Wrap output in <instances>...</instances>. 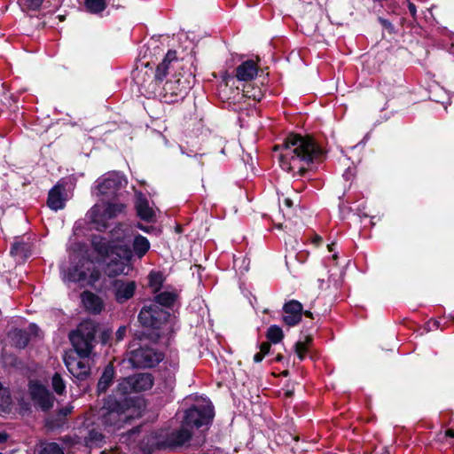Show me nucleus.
<instances>
[{
    "label": "nucleus",
    "instance_id": "f257e3e1",
    "mask_svg": "<svg viewBox=\"0 0 454 454\" xmlns=\"http://www.w3.org/2000/svg\"><path fill=\"white\" fill-rule=\"evenodd\" d=\"M278 155L279 165L286 172L302 175L309 170L313 161L319 158L322 152L310 137L290 135L286 137Z\"/></svg>",
    "mask_w": 454,
    "mask_h": 454
},
{
    "label": "nucleus",
    "instance_id": "f03ea898",
    "mask_svg": "<svg viewBox=\"0 0 454 454\" xmlns=\"http://www.w3.org/2000/svg\"><path fill=\"white\" fill-rule=\"evenodd\" d=\"M133 233L131 230L121 225L112 233V240L108 241L101 237H94L92 245L99 255H116L118 259H112L106 265V273L109 277H115L121 274L127 275L130 265L131 250L129 244Z\"/></svg>",
    "mask_w": 454,
    "mask_h": 454
},
{
    "label": "nucleus",
    "instance_id": "7ed1b4c3",
    "mask_svg": "<svg viewBox=\"0 0 454 454\" xmlns=\"http://www.w3.org/2000/svg\"><path fill=\"white\" fill-rule=\"evenodd\" d=\"M109 395L100 410L101 421L105 426L121 427L124 423L138 415L133 400L129 397Z\"/></svg>",
    "mask_w": 454,
    "mask_h": 454
},
{
    "label": "nucleus",
    "instance_id": "20e7f679",
    "mask_svg": "<svg viewBox=\"0 0 454 454\" xmlns=\"http://www.w3.org/2000/svg\"><path fill=\"white\" fill-rule=\"evenodd\" d=\"M72 260L74 265L65 273L64 281L77 282L85 286H93L99 279L100 272L87 255L83 247H80L79 254L72 255Z\"/></svg>",
    "mask_w": 454,
    "mask_h": 454
},
{
    "label": "nucleus",
    "instance_id": "39448f33",
    "mask_svg": "<svg viewBox=\"0 0 454 454\" xmlns=\"http://www.w3.org/2000/svg\"><path fill=\"white\" fill-rule=\"evenodd\" d=\"M125 207L121 203H97L87 213V218L95 229L102 231L107 228L108 221L123 214Z\"/></svg>",
    "mask_w": 454,
    "mask_h": 454
},
{
    "label": "nucleus",
    "instance_id": "423d86ee",
    "mask_svg": "<svg viewBox=\"0 0 454 454\" xmlns=\"http://www.w3.org/2000/svg\"><path fill=\"white\" fill-rule=\"evenodd\" d=\"M125 184L126 180L119 172H108L97 179L92 193L101 200L112 199Z\"/></svg>",
    "mask_w": 454,
    "mask_h": 454
},
{
    "label": "nucleus",
    "instance_id": "0eeeda50",
    "mask_svg": "<svg viewBox=\"0 0 454 454\" xmlns=\"http://www.w3.org/2000/svg\"><path fill=\"white\" fill-rule=\"evenodd\" d=\"M153 386V378L149 373H137L118 380L114 390L115 395L127 397L126 395L133 392H142L152 388Z\"/></svg>",
    "mask_w": 454,
    "mask_h": 454
},
{
    "label": "nucleus",
    "instance_id": "6e6552de",
    "mask_svg": "<svg viewBox=\"0 0 454 454\" xmlns=\"http://www.w3.org/2000/svg\"><path fill=\"white\" fill-rule=\"evenodd\" d=\"M214 418V409L211 402L203 400L185 411L183 422L184 426L192 428L209 424Z\"/></svg>",
    "mask_w": 454,
    "mask_h": 454
},
{
    "label": "nucleus",
    "instance_id": "1a4fd4ad",
    "mask_svg": "<svg viewBox=\"0 0 454 454\" xmlns=\"http://www.w3.org/2000/svg\"><path fill=\"white\" fill-rule=\"evenodd\" d=\"M168 317L169 314L157 304H150L142 308L138 320L145 327L160 329Z\"/></svg>",
    "mask_w": 454,
    "mask_h": 454
},
{
    "label": "nucleus",
    "instance_id": "9d476101",
    "mask_svg": "<svg viewBox=\"0 0 454 454\" xmlns=\"http://www.w3.org/2000/svg\"><path fill=\"white\" fill-rule=\"evenodd\" d=\"M129 360L135 367H153L162 360V356L153 349L145 347L131 350Z\"/></svg>",
    "mask_w": 454,
    "mask_h": 454
},
{
    "label": "nucleus",
    "instance_id": "9b49d317",
    "mask_svg": "<svg viewBox=\"0 0 454 454\" xmlns=\"http://www.w3.org/2000/svg\"><path fill=\"white\" fill-rule=\"evenodd\" d=\"M87 357H81L74 352H67L64 356V363L68 372L76 379L80 380H85L90 372V366Z\"/></svg>",
    "mask_w": 454,
    "mask_h": 454
},
{
    "label": "nucleus",
    "instance_id": "f8f14e48",
    "mask_svg": "<svg viewBox=\"0 0 454 454\" xmlns=\"http://www.w3.org/2000/svg\"><path fill=\"white\" fill-rule=\"evenodd\" d=\"M137 289L135 281L117 278L111 282L110 290L119 303H123L133 297Z\"/></svg>",
    "mask_w": 454,
    "mask_h": 454
},
{
    "label": "nucleus",
    "instance_id": "ddd939ff",
    "mask_svg": "<svg viewBox=\"0 0 454 454\" xmlns=\"http://www.w3.org/2000/svg\"><path fill=\"white\" fill-rule=\"evenodd\" d=\"M29 392L32 399L42 408V410L48 411L53 406L54 397L45 386L38 383L37 381H31L29 384Z\"/></svg>",
    "mask_w": 454,
    "mask_h": 454
},
{
    "label": "nucleus",
    "instance_id": "4468645a",
    "mask_svg": "<svg viewBox=\"0 0 454 454\" xmlns=\"http://www.w3.org/2000/svg\"><path fill=\"white\" fill-rule=\"evenodd\" d=\"M303 307L301 303L295 300L286 302L283 307V321L289 326L297 325L302 316Z\"/></svg>",
    "mask_w": 454,
    "mask_h": 454
},
{
    "label": "nucleus",
    "instance_id": "2eb2a0df",
    "mask_svg": "<svg viewBox=\"0 0 454 454\" xmlns=\"http://www.w3.org/2000/svg\"><path fill=\"white\" fill-rule=\"evenodd\" d=\"M189 88V81L180 77H174L173 79L168 80L163 86L165 97H167V95H170L171 97L181 96L185 93Z\"/></svg>",
    "mask_w": 454,
    "mask_h": 454
},
{
    "label": "nucleus",
    "instance_id": "dca6fc26",
    "mask_svg": "<svg viewBox=\"0 0 454 454\" xmlns=\"http://www.w3.org/2000/svg\"><path fill=\"white\" fill-rule=\"evenodd\" d=\"M70 340L75 350V355L89 357L94 347V341L74 333L70 334Z\"/></svg>",
    "mask_w": 454,
    "mask_h": 454
},
{
    "label": "nucleus",
    "instance_id": "f3484780",
    "mask_svg": "<svg viewBox=\"0 0 454 454\" xmlns=\"http://www.w3.org/2000/svg\"><path fill=\"white\" fill-rule=\"evenodd\" d=\"M191 437V427L184 426V423L183 422L181 427L168 436V442L170 446L179 447L186 444L190 441Z\"/></svg>",
    "mask_w": 454,
    "mask_h": 454
},
{
    "label": "nucleus",
    "instance_id": "a211bd4d",
    "mask_svg": "<svg viewBox=\"0 0 454 454\" xmlns=\"http://www.w3.org/2000/svg\"><path fill=\"white\" fill-rule=\"evenodd\" d=\"M136 208L138 216L144 221L151 222L155 216L154 209L150 207L148 200L141 192L137 194Z\"/></svg>",
    "mask_w": 454,
    "mask_h": 454
},
{
    "label": "nucleus",
    "instance_id": "6ab92c4d",
    "mask_svg": "<svg viewBox=\"0 0 454 454\" xmlns=\"http://www.w3.org/2000/svg\"><path fill=\"white\" fill-rule=\"evenodd\" d=\"M82 301L85 309L93 314H98L104 308L102 299L90 292H83L82 294Z\"/></svg>",
    "mask_w": 454,
    "mask_h": 454
},
{
    "label": "nucleus",
    "instance_id": "aec40b11",
    "mask_svg": "<svg viewBox=\"0 0 454 454\" xmlns=\"http://www.w3.org/2000/svg\"><path fill=\"white\" fill-rule=\"evenodd\" d=\"M64 187L55 185L50 192L47 200L48 207L52 210H59L65 207L66 199L63 197Z\"/></svg>",
    "mask_w": 454,
    "mask_h": 454
},
{
    "label": "nucleus",
    "instance_id": "412c9836",
    "mask_svg": "<svg viewBox=\"0 0 454 454\" xmlns=\"http://www.w3.org/2000/svg\"><path fill=\"white\" fill-rule=\"evenodd\" d=\"M257 74V66L253 60L243 62L237 67V78L240 81H250Z\"/></svg>",
    "mask_w": 454,
    "mask_h": 454
},
{
    "label": "nucleus",
    "instance_id": "4be33fe9",
    "mask_svg": "<svg viewBox=\"0 0 454 454\" xmlns=\"http://www.w3.org/2000/svg\"><path fill=\"white\" fill-rule=\"evenodd\" d=\"M114 374L115 372L113 364H108L105 367L104 372L98 382L97 389L98 394L105 393L109 388L114 380Z\"/></svg>",
    "mask_w": 454,
    "mask_h": 454
},
{
    "label": "nucleus",
    "instance_id": "5701e85b",
    "mask_svg": "<svg viewBox=\"0 0 454 454\" xmlns=\"http://www.w3.org/2000/svg\"><path fill=\"white\" fill-rule=\"evenodd\" d=\"M97 332V325L94 322L87 320L82 322L77 330L73 333L76 335H81L84 338H87L92 341H95V334Z\"/></svg>",
    "mask_w": 454,
    "mask_h": 454
},
{
    "label": "nucleus",
    "instance_id": "b1692460",
    "mask_svg": "<svg viewBox=\"0 0 454 454\" xmlns=\"http://www.w3.org/2000/svg\"><path fill=\"white\" fill-rule=\"evenodd\" d=\"M150 249V243L145 237L137 235L133 241V252L138 257L142 258Z\"/></svg>",
    "mask_w": 454,
    "mask_h": 454
},
{
    "label": "nucleus",
    "instance_id": "393cba45",
    "mask_svg": "<svg viewBox=\"0 0 454 454\" xmlns=\"http://www.w3.org/2000/svg\"><path fill=\"white\" fill-rule=\"evenodd\" d=\"M176 59V53L173 51H168L166 57L160 64L157 67L155 77L158 80H161L167 74L169 64Z\"/></svg>",
    "mask_w": 454,
    "mask_h": 454
},
{
    "label": "nucleus",
    "instance_id": "a878e982",
    "mask_svg": "<svg viewBox=\"0 0 454 454\" xmlns=\"http://www.w3.org/2000/svg\"><path fill=\"white\" fill-rule=\"evenodd\" d=\"M10 338L13 345L20 348H25L29 341L28 334L23 330H13L10 333Z\"/></svg>",
    "mask_w": 454,
    "mask_h": 454
},
{
    "label": "nucleus",
    "instance_id": "bb28decb",
    "mask_svg": "<svg viewBox=\"0 0 454 454\" xmlns=\"http://www.w3.org/2000/svg\"><path fill=\"white\" fill-rule=\"evenodd\" d=\"M12 404L10 391L0 383V414L8 412Z\"/></svg>",
    "mask_w": 454,
    "mask_h": 454
},
{
    "label": "nucleus",
    "instance_id": "cd10ccee",
    "mask_svg": "<svg viewBox=\"0 0 454 454\" xmlns=\"http://www.w3.org/2000/svg\"><path fill=\"white\" fill-rule=\"evenodd\" d=\"M177 298V294L175 291H163L155 297V301L157 303L169 307L176 301Z\"/></svg>",
    "mask_w": 454,
    "mask_h": 454
},
{
    "label": "nucleus",
    "instance_id": "c85d7f7f",
    "mask_svg": "<svg viewBox=\"0 0 454 454\" xmlns=\"http://www.w3.org/2000/svg\"><path fill=\"white\" fill-rule=\"evenodd\" d=\"M149 286L153 293L160 291L162 286L164 277L160 272H151L149 274Z\"/></svg>",
    "mask_w": 454,
    "mask_h": 454
},
{
    "label": "nucleus",
    "instance_id": "c756f323",
    "mask_svg": "<svg viewBox=\"0 0 454 454\" xmlns=\"http://www.w3.org/2000/svg\"><path fill=\"white\" fill-rule=\"evenodd\" d=\"M283 337V331L278 325H271L267 331V338L273 343L280 342Z\"/></svg>",
    "mask_w": 454,
    "mask_h": 454
},
{
    "label": "nucleus",
    "instance_id": "7c9ffc66",
    "mask_svg": "<svg viewBox=\"0 0 454 454\" xmlns=\"http://www.w3.org/2000/svg\"><path fill=\"white\" fill-rule=\"evenodd\" d=\"M86 8L92 13H98L105 10L106 2L105 0H86Z\"/></svg>",
    "mask_w": 454,
    "mask_h": 454
},
{
    "label": "nucleus",
    "instance_id": "2f4dec72",
    "mask_svg": "<svg viewBox=\"0 0 454 454\" xmlns=\"http://www.w3.org/2000/svg\"><path fill=\"white\" fill-rule=\"evenodd\" d=\"M43 0H18V3L24 11H35L38 10Z\"/></svg>",
    "mask_w": 454,
    "mask_h": 454
},
{
    "label": "nucleus",
    "instance_id": "473e14b6",
    "mask_svg": "<svg viewBox=\"0 0 454 454\" xmlns=\"http://www.w3.org/2000/svg\"><path fill=\"white\" fill-rule=\"evenodd\" d=\"M51 385L54 389V391L58 395H62L65 392L66 385L65 382L59 373H55L51 380Z\"/></svg>",
    "mask_w": 454,
    "mask_h": 454
},
{
    "label": "nucleus",
    "instance_id": "72a5a7b5",
    "mask_svg": "<svg viewBox=\"0 0 454 454\" xmlns=\"http://www.w3.org/2000/svg\"><path fill=\"white\" fill-rule=\"evenodd\" d=\"M311 338L306 337L305 341H298L295 344V352L299 357L300 360H303L305 354L308 350V345L310 343Z\"/></svg>",
    "mask_w": 454,
    "mask_h": 454
},
{
    "label": "nucleus",
    "instance_id": "f704fd0d",
    "mask_svg": "<svg viewBox=\"0 0 454 454\" xmlns=\"http://www.w3.org/2000/svg\"><path fill=\"white\" fill-rule=\"evenodd\" d=\"M270 343H268V342L262 343L260 346V351L254 356V361L255 363L261 362L263 359V357L265 356V355H267L270 352Z\"/></svg>",
    "mask_w": 454,
    "mask_h": 454
},
{
    "label": "nucleus",
    "instance_id": "c9c22d12",
    "mask_svg": "<svg viewBox=\"0 0 454 454\" xmlns=\"http://www.w3.org/2000/svg\"><path fill=\"white\" fill-rule=\"evenodd\" d=\"M42 454H64V452L59 444L51 442L44 447Z\"/></svg>",
    "mask_w": 454,
    "mask_h": 454
},
{
    "label": "nucleus",
    "instance_id": "e433bc0d",
    "mask_svg": "<svg viewBox=\"0 0 454 454\" xmlns=\"http://www.w3.org/2000/svg\"><path fill=\"white\" fill-rule=\"evenodd\" d=\"M126 333H127V328L126 326H121L119 327V329L117 330L115 335H116V340L118 341L123 340L124 336L126 335Z\"/></svg>",
    "mask_w": 454,
    "mask_h": 454
},
{
    "label": "nucleus",
    "instance_id": "4c0bfd02",
    "mask_svg": "<svg viewBox=\"0 0 454 454\" xmlns=\"http://www.w3.org/2000/svg\"><path fill=\"white\" fill-rule=\"evenodd\" d=\"M245 93H246V95L247 97L253 98L254 100H257V101L261 100L262 95H261L260 91H257V93H254V94L249 95L248 94L249 91L248 90H245Z\"/></svg>",
    "mask_w": 454,
    "mask_h": 454
},
{
    "label": "nucleus",
    "instance_id": "58836bf2",
    "mask_svg": "<svg viewBox=\"0 0 454 454\" xmlns=\"http://www.w3.org/2000/svg\"><path fill=\"white\" fill-rule=\"evenodd\" d=\"M111 336V332L110 331H105L102 333V335H101V339H102V342L103 343H106L107 341V340L110 338Z\"/></svg>",
    "mask_w": 454,
    "mask_h": 454
},
{
    "label": "nucleus",
    "instance_id": "ea45409f",
    "mask_svg": "<svg viewBox=\"0 0 454 454\" xmlns=\"http://www.w3.org/2000/svg\"><path fill=\"white\" fill-rule=\"evenodd\" d=\"M409 11L412 16L416 14V7L412 3H409L408 4Z\"/></svg>",
    "mask_w": 454,
    "mask_h": 454
},
{
    "label": "nucleus",
    "instance_id": "a19ab883",
    "mask_svg": "<svg viewBox=\"0 0 454 454\" xmlns=\"http://www.w3.org/2000/svg\"><path fill=\"white\" fill-rule=\"evenodd\" d=\"M379 20L385 27H391V23L388 20L382 18H380Z\"/></svg>",
    "mask_w": 454,
    "mask_h": 454
},
{
    "label": "nucleus",
    "instance_id": "79ce46f5",
    "mask_svg": "<svg viewBox=\"0 0 454 454\" xmlns=\"http://www.w3.org/2000/svg\"><path fill=\"white\" fill-rule=\"evenodd\" d=\"M445 435H446L447 437L453 438V437H454V430H453V429H448V430L445 432Z\"/></svg>",
    "mask_w": 454,
    "mask_h": 454
},
{
    "label": "nucleus",
    "instance_id": "37998d69",
    "mask_svg": "<svg viewBox=\"0 0 454 454\" xmlns=\"http://www.w3.org/2000/svg\"><path fill=\"white\" fill-rule=\"evenodd\" d=\"M284 202H285V205H286V207H292V205H293L292 200H291L290 199H287V198H286V199H285Z\"/></svg>",
    "mask_w": 454,
    "mask_h": 454
},
{
    "label": "nucleus",
    "instance_id": "c03bdc74",
    "mask_svg": "<svg viewBox=\"0 0 454 454\" xmlns=\"http://www.w3.org/2000/svg\"><path fill=\"white\" fill-rule=\"evenodd\" d=\"M72 411V407L70 408H66L65 410H63V414L64 415H67L68 413H70Z\"/></svg>",
    "mask_w": 454,
    "mask_h": 454
},
{
    "label": "nucleus",
    "instance_id": "a18cd8bd",
    "mask_svg": "<svg viewBox=\"0 0 454 454\" xmlns=\"http://www.w3.org/2000/svg\"><path fill=\"white\" fill-rule=\"evenodd\" d=\"M314 242L316 244H319L321 242V238L319 236H317L315 239H314Z\"/></svg>",
    "mask_w": 454,
    "mask_h": 454
},
{
    "label": "nucleus",
    "instance_id": "49530a36",
    "mask_svg": "<svg viewBox=\"0 0 454 454\" xmlns=\"http://www.w3.org/2000/svg\"><path fill=\"white\" fill-rule=\"evenodd\" d=\"M306 317H312V313L309 310L303 312Z\"/></svg>",
    "mask_w": 454,
    "mask_h": 454
},
{
    "label": "nucleus",
    "instance_id": "de8ad7c7",
    "mask_svg": "<svg viewBox=\"0 0 454 454\" xmlns=\"http://www.w3.org/2000/svg\"><path fill=\"white\" fill-rule=\"evenodd\" d=\"M333 246H334V243H332V244L328 245V250L330 252L333 250Z\"/></svg>",
    "mask_w": 454,
    "mask_h": 454
},
{
    "label": "nucleus",
    "instance_id": "09e8293b",
    "mask_svg": "<svg viewBox=\"0 0 454 454\" xmlns=\"http://www.w3.org/2000/svg\"><path fill=\"white\" fill-rule=\"evenodd\" d=\"M30 329H31V331H35L36 330V325H30Z\"/></svg>",
    "mask_w": 454,
    "mask_h": 454
},
{
    "label": "nucleus",
    "instance_id": "8fccbe9b",
    "mask_svg": "<svg viewBox=\"0 0 454 454\" xmlns=\"http://www.w3.org/2000/svg\"><path fill=\"white\" fill-rule=\"evenodd\" d=\"M291 395H292V392H291V391H287V392L286 393V396H290Z\"/></svg>",
    "mask_w": 454,
    "mask_h": 454
},
{
    "label": "nucleus",
    "instance_id": "3c124183",
    "mask_svg": "<svg viewBox=\"0 0 454 454\" xmlns=\"http://www.w3.org/2000/svg\"><path fill=\"white\" fill-rule=\"evenodd\" d=\"M0 454H3V453H0Z\"/></svg>",
    "mask_w": 454,
    "mask_h": 454
}]
</instances>
